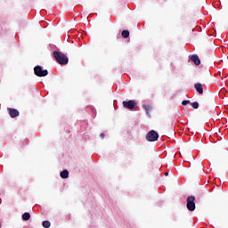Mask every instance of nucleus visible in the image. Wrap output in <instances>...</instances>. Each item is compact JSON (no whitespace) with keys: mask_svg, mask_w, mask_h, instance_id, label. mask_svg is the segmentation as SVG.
<instances>
[{"mask_svg":"<svg viewBox=\"0 0 228 228\" xmlns=\"http://www.w3.org/2000/svg\"><path fill=\"white\" fill-rule=\"evenodd\" d=\"M53 58H55L56 61L59 62L60 65H67V63H69V57L61 52L54 51Z\"/></svg>","mask_w":228,"mask_h":228,"instance_id":"f257e3e1","label":"nucleus"},{"mask_svg":"<svg viewBox=\"0 0 228 228\" xmlns=\"http://www.w3.org/2000/svg\"><path fill=\"white\" fill-rule=\"evenodd\" d=\"M34 74H36L38 77H45V76L49 74V71H47V69H42L40 66H36L34 68Z\"/></svg>","mask_w":228,"mask_h":228,"instance_id":"f03ea898","label":"nucleus"},{"mask_svg":"<svg viewBox=\"0 0 228 228\" xmlns=\"http://www.w3.org/2000/svg\"><path fill=\"white\" fill-rule=\"evenodd\" d=\"M159 138V134L156 133V131L151 130L147 133L146 134V140L147 142H157V140Z\"/></svg>","mask_w":228,"mask_h":228,"instance_id":"7ed1b4c3","label":"nucleus"},{"mask_svg":"<svg viewBox=\"0 0 228 228\" xmlns=\"http://www.w3.org/2000/svg\"><path fill=\"white\" fill-rule=\"evenodd\" d=\"M186 207L189 211H195V196L187 197Z\"/></svg>","mask_w":228,"mask_h":228,"instance_id":"20e7f679","label":"nucleus"},{"mask_svg":"<svg viewBox=\"0 0 228 228\" xmlns=\"http://www.w3.org/2000/svg\"><path fill=\"white\" fill-rule=\"evenodd\" d=\"M123 108L133 111V110H134V108H136V102H134V100H129L128 102L124 101Z\"/></svg>","mask_w":228,"mask_h":228,"instance_id":"39448f33","label":"nucleus"},{"mask_svg":"<svg viewBox=\"0 0 228 228\" xmlns=\"http://www.w3.org/2000/svg\"><path fill=\"white\" fill-rule=\"evenodd\" d=\"M7 111L11 117V118H17L20 113L17 109H12V108H7Z\"/></svg>","mask_w":228,"mask_h":228,"instance_id":"423d86ee","label":"nucleus"},{"mask_svg":"<svg viewBox=\"0 0 228 228\" xmlns=\"http://www.w3.org/2000/svg\"><path fill=\"white\" fill-rule=\"evenodd\" d=\"M194 88H195L196 92H198V94H200V95H202V94H204V87H202V84L196 83L194 85Z\"/></svg>","mask_w":228,"mask_h":228,"instance_id":"0eeeda50","label":"nucleus"},{"mask_svg":"<svg viewBox=\"0 0 228 228\" xmlns=\"http://www.w3.org/2000/svg\"><path fill=\"white\" fill-rule=\"evenodd\" d=\"M191 61H193L194 64L196 65H200V59H199V55L193 54L191 57Z\"/></svg>","mask_w":228,"mask_h":228,"instance_id":"6e6552de","label":"nucleus"},{"mask_svg":"<svg viewBox=\"0 0 228 228\" xmlns=\"http://www.w3.org/2000/svg\"><path fill=\"white\" fill-rule=\"evenodd\" d=\"M22 220H24L25 222H28V220H29L31 218V215L28 212H25L22 216H21Z\"/></svg>","mask_w":228,"mask_h":228,"instance_id":"1a4fd4ad","label":"nucleus"},{"mask_svg":"<svg viewBox=\"0 0 228 228\" xmlns=\"http://www.w3.org/2000/svg\"><path fill=\"white\" fill-rule=\"evenodd\" d=\"M61 177L62 179H67L69 177V171L67 169L61 172Z\"/></svg>","mask_w":228,"mask_h":228,"instance_id":"9d476101","label":"nucleus"},{"mask_svg":"<svg viewBox=\"0 0 228 228\" xmlns=\"http://www.w3.org/2000/svg\"><path fill=\"white\" fill-rule=\"evenodd\" d=\"M121 37H123V38H129V30H123Z\"/></svg>","mask_w":228,"mask_h":228,"instance_id":"9b49d317","label":"nucleus"},{"mask_svg":"<svg viewBox=\"0 0 228 228\" xmlns=\"http://www.w3.org/2000/svg\"><path fill=\"white\" fill-rule=\"evenodd\" d=\"M43 227L45 228H49L51 227V222L49 221H44L43 224H42Z\"/></svg>","mask_w":228,"mask_h":228,"instance_id":"f8f14e48","label":"nucleus"},{"mask_svg":"<svg viewBox=\"0 0 228 228\" xmlns=\"http://www.w3.org/2000/svg\"><path fill=\"white\" fill-rule=\"evenodd\" d=\"M191 105L194 110H199V103L197 102L191 103Z\"/></svg>","mask_w":228,"mask_h":228,"instance_id":"ddd939ff","label":"nucleus"},{"mask_svg":"<svg viewBox=\"0 0 228 228\" xmlns=\"http://www.w3.org/2000/svg\"><path fill=\"white\" fill-rule=\"evenodd\" d=\"M144 110H145L147 115H149V111H151V107H150V105H144Z\"/></svg>","mask_w":228,"mask_h":228,"instance_id":"4468645a","label":"nucleus"},{"mask_svg":"<svg viewBox=\"0 0 228 228\" xmlns=\"http://www.w3.org/2000/svg\"><path fill=\"white\" fill-rule=\"evenodd\" d=\"M183 106H186L187 104H190V101L184 100L182 102Z\"/></svg>","mask_w":228,"mask_h":228,"instance_id":"2eb2a0df","label":"nucleus"},{"mask_svg":"<svg viewBox=\"0 0 228 228\" xmlns=\"http://www.w3.org/2000/svg\"><path fill=\"white\" fill-rule=\"evenodd\" d=\"M100 137L102 138V140H103V138H104V134H100Z\"/></svg>","mask_w":228,"mask_h":228,"instance_id":"dca6fc26","label":"nucleus"},{"mask_svg":"<svg viewBox=\"0 0 228 228\" xmlns=\"http://www.w3.org/2000/svg\"><path fill=\"white\" fill-rule=\"evenodd\" d=\"M164 175H168V172H166V173L164 174Z\"/></svg>","mask_w":228,"mask_h":228,"instance_id":"f3484780","label":"nucleus"}]
</instances>
